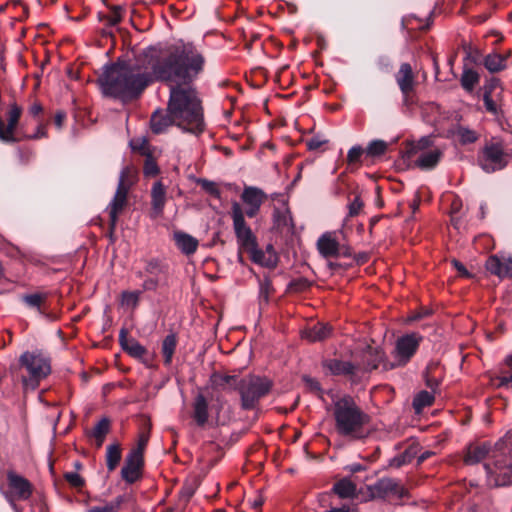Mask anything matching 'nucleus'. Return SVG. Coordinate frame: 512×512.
<instances>
[{
	"instance_id": "1",
	"label": "nucleus",
	"mask_w": 512,
	"mask_h": 512,
	"mask_svg": "<svg viewBox=\"0 0 512 512\" xmlns=\"http://www.w3.org/2000/svg\"><path fill=\"white\" fill-rule=\"evenodd\" d=\"M205 59L192 43L145 49L134 63H116L98 82L105 96L128 102L154 82L170 86L168 112L175 126L195 135L205 129L202 101L191 83L203 71Z\"/></svg>"
},
{
	"instance_id": "22",
	"label": "nucleus",
	"mask_w": 512,
	"mask_h": 512,
	"mask_svg": "<svg viewBox=\"0 0 512 512\" xmlns=\"http://www.w3.org/2000/svg\"><path fill=\"white\" fill-rule=\"evenodd\" d=\"M119 343L122 349L130 356L142 360L147 355V349L134 338H128L125 329H121L119 333Z\"/></svg>"
},
{
	"instance_id": "28",
	"label": "nucleus",
	"mask_w": 512,
	"mask_h": 512,
	"mask_svg": "<svg viewBox=\"0 0 512 512\" xmlns=\"http://www.w3.org/2000/svg\"><path fill=\"white\" fill-rule=\"evenodd\" d=\"M107 8L109 9L108 14L98 13L99 21L110 27L118 25L125 15V7L122 5H107Z\"/></svg>"
},
{
	"instance_id": "49",
	"label": "nucleus",
	"mask_w": 512,
	"mask_h": 512,
	"mask_svg": "<svg viewBox=\"0 0 512 512\" xmlns=\"http://www.w3.org/2000/svg\"><path fill=\"white\" fill-rule=\"evenodd\" d=\"M64 478L74 488H82L85 484L84 479L77 472H67Z\"/></svg>"
},
{
	"instance_id": "60",
	"label": "nucleus",
	"mask_w": 512,
	"mask_h": 512,
	"mask_svg": "<svg viewBox=\"0 0 512 512\" xmlns=\"http://www.w3.org/2000/svg\"><path fill=\"white\" fill-rule=\"evenodd\" d=\"M202 187L211 194L218 192L215 183L211 181L202 180Z\"/></svg>"
},
{
	"instance_id": "3",
	"label": "nucleus",
	"mask_w": 512,
	"mask_h": 512,
	"mask_svg": "<svg viewBox=\"0 0 512 512\" xmlns=\"http://www.w3.org/2000/svg\"><path fill=\"white\" fill-rule=\"evenodd\" d=\"M9 372L24 393L35 391L52 372L51 358L41 349L27 350L19 356L17 364L9 367Z\"/></svg>"
},
{
	"instance_id": "2",
	"label": "nucleus",
	"mask_w": 512,
	"mask_h": 512,
	"mask_svg": "<svg viewBox=\"0 0 512 512\" xmlns=\"http://www.w3.org/2000/svg\"><path fill=\"white\" fill-rule=\"evenodd\" d=\"M333 417L335 431L349 440H362L370 434V416L364 412L351 396L334 402Z\"/></svg>"
},
{
	"instance_id": "53",
	"label": "nucleus",
	"mask_w": 512,
	"mask_h": 512,
	"mask_svg": "<svg viewBox=\"0 0 512 512\" xmlns=\"http://www.w3.org/2000/svg\"><path fill=\"white\" fill-rule=\"evenodd\" d=\"M454 268L458 271L459 275L465 278L472 277L471 273L466 269V267L458 260L453 259L451 261Z\"/></svg>"
},
{
	"instance_id": "61",
	"label": "nucleus",
	"mask_w": 512,
	"mask_h": 512,
	"mask_svg": "<svg viewBox=\"0 0 512 512\" xmlns=\"http://www.w3.org/2000/svg\"><path fill=\"white\" fill-rule=\"evenodd\" d=\"M327 512H351V510H350L349 506L344 505L340 508H332Z\"/></svg>"
},
{
	"instance_id": "9",
	"label": "nucleus",
	"mask_w": 512,
	"mask_h": 512,
	"mask_svg": "<svg viewBox=\"0 0 512 512\" xmlns=\"http://www.w3.org/2000/svg\"><path fill=\"white\" fill-rule=\"evenodd\" d=\"M422 341V336L418 333H410L399 337L393 351L394 362L384 364L385 369H392L406 365L415 355Z\"/></svg>"
},
{
	"instance_id": "39",
	"label": "nucleus",
	"mask_w": 512,
	"mask_h": 512,
	"mask_svg": "<svg viewBox=\"0 0 512 512\" xmlns=\"http://www.w3.org/2000/svg\"><path fill=\"white\" fill-rule=\"evenodd\" d=\"M363 157L366 158V151L361 146H353L347 153L346 162L349 167L359 168L363 162Z\"/></svg>"
},
{
	"instance_id": "50",
	"label": "nucleus",
	"mask_w": 512,
	"mask_h": 512,
	"mask_svg": "<svg viewBox=\"0 0 512 512\" xmlns=\"http://www.w3.org/2000/svg\"><path fill=\"white\" fill-rule=\"evenodd\" d=\"M273 292L272 284L270 280L264 279L260 283V299L265 301L266 303L269 300L270 294Z\"/></svg>"
},
{
	"instance_id": "27",
	"label": "nucleus",
	"mask_w": 512,
	"mask_h": 512,
	"mask_svg": "<svg viewBox=\"0 0 512 512\" xmlns=\"http://www.w3.org/2000/svg\"><path fill=\"white\" fill-rule=\"evenodd\" d=\"M331 331L332 329L328 324L316 323L303 330L302 338L307 339L309 342L322 341L330 337Z\"/></svg>"
},
{
	"instance_id": "14",
	"label": "nucleus",
	"mask_w": 512,
	"mask_h": 512,
	"mask_svg": "<svg viewBox=\"0 0 512 512\" xmlns=\"http://www.w3.org/2000/svg\"><path fill=\"white\" fill-rule=\"evenodd\" d=\"M240 198L245 205L244 216L253 218L259 213L262 204L267 200V194L256 186H245Z\"/></svg>"
},
{
	"instance_id": "17",
	"label": "nucleus",
	"mask_w": 512,
	"mask_h": 512,
	"mask_svg": "<svg viewBox=\"0 0 512 512\" xmlns=\"http://www.w3.org/2000/svg\"><path fill=\"white\" fill-rule=\"evenodd\" d=\"M323 367L334 376H348L354 379L358 376L357 364L339 359H328L323 362Z\"/></svg>"
},
{
	"instance_id": "63",
	"label": "nucleus",
	"mask_w": 512,
	"mask_h": 512,
	"mask_svg": "<svg viewBox=\"0 0 512 512\" xmlns=\"http://www.w3.org/2000/svg\"><path fill=\"white\" fill-rule=\"evenodd\" d=\"M263 505V500L261 498L255 499L252 503V507L254 509H259Z\"/></svg>"
},
{
	"instance_id": "38",
	"label": "nucleus",
	"mask_w": 512,
	"mask_h": 512,
	"mask_svg": "<svg viewBox=\"0 0 512 512\" xmlns=\"http://www.w3.org/2000/svg\"><path fill=\"white\" fill-rule=\"evenodd\" d=\"M47 293H33L22 296V301L29 307L36 309L40 313H44L42 305L47 301Z\"/></svg>"
},
{
	"instance_id": "34",
	"label": "nucleus",
	"mask_w": 512,
	"mask_h": 512,
	"mask_svg": "<svg viewBox=\"0 0 512 512\" xmlns=\"http://www.w3.org/2000/svg\"><path fill=\"white\" fill-rule=\"evenodd\" d=\"M122 458V451L119 444H111L106 449V466L109 472L114 471Z\"/></svg>"
},
{
	"instance_id": "33",
	"label": "nucleus",
	"mask_w": 512,
	"mask_h": 512,
	"mask_svg": "<svg viewBox=\"0 0 512 512\" xmlns=\"http://www.w3.org/2000/svg\"><path fill=\"white\" fill-rule=\"evenodd\" d=\"M449 132L451 135L456 136L458 142L462 145L475 143L479 139V134L475 130L464 126H457Z\"/></svg>"
},
{
	"instance_id": "24",
	"label": "nucleus",
	"mask_w": 512,
	"mask_h": 512,
	"mask_svg": "<svg viewBox=\"0 0 512 512\" xmlns=\"http://www.w3.org/2000/svg\"><path fill=\"white\" fill-rule=\"evenodd\" d=\"M166 204V188L161 181H156L151 189V207L154 218L163 214Z\"/></svg>"
},
{
	"instance_id": "8",
	"label": "nucleus",
	"mask_w": 512,
	"mask_h": 512,
	"mask_svg": "<svg viewBox=\"0 0 512 512\" xmlns=\"http://www.w3.org/2000/svg\"><path fill=\"white\" fill-rule=\"evenodd\" d=\"M231 218L239 250L246 252L257 246V238L247 225L243 209L238 202H233L231 205Z\"/></svg>"
},
{
	"instance_id": "57",
	"label": "nucleus",
	"mask_w": 512,
	"mask_h": 512,
	"mask_svg": "<svg viewBox=\"0 0 512 512\" xmlns=\"http://www.w3.org/2000/svg\"><path fill=\"white\" fill-rule=\"evenodd\" d=\"M66 119V113L64 111L56 112L54 116V124L58 129L63 127L64 121Z\"/></svg>"
},
{
	"instance_id": "10",
	"label": "nucleus",
	"mask_w": 512,
	"mask_h": 512,
	"mask_svg": "<svg viewBox=\"0 0 512 512\" xmlns=\"http://www.w3.org/2000/svg\"><path fill=\"white\" fill-rule=\"evenodd\" d=\"M428 142L429 141L426 138H422L417 143L412 142L408 145L406 151L408 158L418 154L415 164L423 170H429L436 167L442 157V152L439 149L423 151L428 145Z\"/></svg>"
},
{
	"instance_id": "45",
	"label": "nucleus",
	"mask_w": 512,
	"mask_h": 512,
	"mask_svg": "<svg viewBox=\"0 0 512 512\" xmlns=\"http://www.w3.org/2000/svg\"><path fill=\"white\" fill-rule=\"evenodd\" d=\"M160 169L152 154L145 157L143 165V174L146 177H155L159 174Z\"/></svg>"
},
{
	"instance_id": "29",
	"label": "nucleus",
	"mask_w": 512,
	"mask_h": 512,
	"mask_svg": "<svg viewBox=\"0 0 512 512\" xmlns=\"http://www.w3.org/2000/svg\"><path fill=\"white\" fill-rule=\"evenodd\" d=\"M209 417L208 402L204 395L198 394L193 403V418L199 426H204Z\"/></svg>"
},
{
	"instance_id": "37",
	"label": "nucleus",
	"mask_w": 512,
	"mask_h": 512,
	"mask_svg": "<svg viewBox=\"0 0 512 512\" xmlns=\"http://www.w3.org/2000/svg\"><path fill=\"white\" fill-rule=\"evenodd\" d=\"M439 370L438 364H430L424 373V379L427 387H429L433 393L436 392L441 382V376L437 375Z\"/></svg>"
},
{
	"instance_id": "40",
	"label": "nucleus",
	"mask_w": 512,
	"mask_h": 512,
	"mask_svg": "<svg viewBox=\"0 0 512 512\" xmlns=\"http://www.w3.org/2000/svg\"><path fill=\"white\" fill-rule=\"evenodd\" d=\"M434 399L433 392L421 391L413 399V408L416 412H421L425 407L431 406Z\"/></svg>"
},
{
	"instance_id": "64",
	"label": "nucleus",
	"mask_w": 512,
	"mask_h": 512,
	"mask_svg": "<svg viewBox=\"0 0 512 512\" xmlns=\"http://www.w3.org/2000/svg\"><path fill=\"white\" fill-rule=\"evenodd\" d=\"M4 275H5V269H4L3 263L0 261V280L4 277Z\"/></svg>"
},
{
	"instance_id": "42",
	"label": "nucleus",
	"mask_w": 512,
	"mask_h": 512,
	"mask_svg": "<svg viewBox=\"0 0 512 512\" xmlns=\"http://www.w3.org/2000/svg\"><path fill=\"white\" fill-rule=\"evenodd\" d=\"M388 144L383 140H373L366 147V158H375L384 155L387 151Z\"/></svg>"
},
{
	"instance_id": "13",
	"label": "nucleus",
	"mask_w": 512,
	"mask_h": 512,
	"mask_svg": "<svg viewBox=\"0 0 512 512\" xmlns=\"http://www.w3.org/2000/svg\"><path fill=\"white\" fill-rule=\"evenodd\" d=\"M396 83L403 95L405 104L412 102L417 85L416 74L409 63H402L395 74Z\"/></svg>"
},
{
	"instance_id": "35",
	"label": "nucleus",
	"mask_w": 512,
	"mask_h": 512,
	"mask_svg": "<svg viewBox=\"0 0 512 512\" xmlns=\"http://www.w3.org/2000/svg\"><path fill=\"white\" fill-rule=\"evenodd\" d=\"M479 74L470 68H465L462 72L460 83L462 88L467 92H472L475 86L479 83Z\"/></svg>"
},
{
	"instance_id": "31",
	"label": "nucleus",
	"mask_w": 512,
	"mask_h": 512,
	"mask_svg": "<svg viewBox=\"0 0 512 512\" xmlns=\"http://www.w3.org/2000/svg\"><path fill=\"white\" fill-rule=\"evenodd\" d=\"M177 336L175 333L168 334L162 342V355L164 358V364L170 366L173 360V356L177 347Z\"/></svg>"
},
{
	"instance_id": "20",
	"label": "nucleus",
	"mask_w": 512,
	"mask_h": 512,
	"mask_svg": "<svg viewBox=\"0 0 512 512\" xmlns=\"http://www.w3.org/2000/svg\"><path fill=\"white\" fill-rule=\"evenodd\" d=\"M494 451L495 447L492 449L491 445L487 442L471 444L467 448L464 462L469 465L476 464L485 459L490 453L493 458V462H495ZM492 464L494 465V463ZM492 469H494V466Z\"/></svg>"
},
{
	"instance_id": "11",
	"label": "nucleus",
	"mask_w": 512,
	"mask_h": 512,
	"mask_svg": "<svg viewBox=\"0 0 512 512\" xmlns=\"http://www.w3.org/2000/svg\"><path fill=\"white\" fill-rule=\"evenodd\" d=\"M8 491L5 497L9 500H28L34 491L33 484L14 470L7 471Z\"/></svg>"
},
{
	"instance_id": "15",
	"label": "nucleus",
	"mask_w": 512,
	"mask_h": 512,
	"mask_svg": "<svg viewBox=\"0 0 512 512\" xmlns=\"http://www.w3.org/2000/svg\"><path fill=\"white\" fill-rule=\"evenodd\" d=\"M144 466L143 455L140 450H131L125 458L124 465L121 469L122 479L128 483L133 484L140 480Z\"/></svg>"
},
{
	"instance_id": "55",
	"label": "nucleus",
	"mask_w": 512,
	"mask_h": 512,
	"mask_svg": "<svg viewBox=\"0 0 512 512\" xmlns=\"http://www.w3.org/2000/svg\"><path fill=\"white\" fill-rule=\"evenodd\" d=\"M273 217H274V221L277 224V226H281V225L286 226L287 225V221H288L287 216L285 213H281L280 210L275 209Z\"/></svg>"
},
{
	"instance_id": "16",
	"label": "nucleus",
	"mask_w": 512,
	"mask_h": 512,
	"mask_svg": "<svg viewBox=\"0 0 512 512\" xmlns=\"http://www.w3.org/2000/svg\"><path fill=\"white\" fill-rule=\"evenodd\" d=\"M485 268L499 278L512 277V255H491L486 260Z\"/></svg>"
},
{
	"instance_id": "47",
	"label": "nucleus",
	"mask_w": 512,
	"mask_h": 512,
	"mask_svg": "<svg viewBox=\"0 0 512 512\" xmlns=\"http://www.w3.org/2000/svg\"><path fill=\"white\" fill-rule=\"evenodd\" d=\"M27 112L29 116L37 121V125H39L40 122H43L41 120V116L44 113V107L39 100L34 99L28 106Z\"/></svg>"
},
{
	"instance_id": "59",
	"label": "nucleus",
	"mask_w": 512,
	"mask_h": 512,
	"mask_svg": "<svg viewBox=\"0 0 512 512\" xmlns=\"http://www.w3.org/2000/svg\"><path fill=\"white\" fill-rule=\"evenodd\" d=\"M127 501V497L125 495L117 496L113 502L107 503L109 506L115 507V512H119V508L121 504Z\"/></svg>"
},
{
	"instance_id": "4",
	"label": "nucleus",
	"mask_w": 512,
	"mask_h": 512,
	"mask_svg": "<svg viewBox=\"0 0 512 512\" xmlns=\"http://www.w3.org/2000/svg\"><path fill=\"white\" fill-rule=\"evenodd\" d=\"M512 436L507 433L505 437L495 444L494 469L490 463L484 465L487 474L496 486L512 484V449L510 448Z\"/></svg>"
},
{
	"instance_id": "30",
	"label": "nucleus",
	"mask_w": 512,
	"mask_h": 512,
	"mask_svg": "<svg viewBox=\"0 0 512 512\" xmlns=\"http://www.w3.org/2000/svg\"><path fill=\"white\" fill-rule=\"evenodd\" d=\"M340 498H354L356 496V484L348 478L337 481L332 488Z\"/></svg>"
},
{
	"instance_id": "44",
	"label": "nucleus",
	"mask_w": 512,
	"mask_h": 512,
	"mask_svg": "<svg viewBox=\"0 0 512 512\" xmlns=\"http://www.w3.org/2000/svg\"><path fill=\"white\" fill-rule=\"evenodd\" d=\"M130 145L133 151H136L145 157L152 154L151 146L145 137H139L131 140Z\"/></svg>"
},
{
	"instance_id": "58",
	"label": "nucleus",
	"mask_w": 512,
	"mask_h": 512,
	"mask_svg": "<svg viewBox=\"0 0 512 512\" xmlns=\"http://www.w3.org/2000/svg\"><path fill=\"white\" fill-rule=\"evenodd\" d=\"M86 512H115V507L109 506L106 503L103 506H92Z\"/></svg>"
},
{
	"instance_id": "18",
	"label": "nucleus",
	"mask_w": 512,
	"mask_h": 512,
	"mask_svg": "<svg viewBox=\"0 0 512 512\" xmlns=\"http://www.w3.org/2000/svg\"><path fill=\"white\" fill-rule=\"evenodd\" d=\"M384 360V353L377 349L368 347L362 352L361 361L357 362L358 374L367 373L377 369Z\"/></svg>"
},
{
	"instance_id": "56",
	"label": "nucleus",
	"mask_w": 512,
	"mask_h": 512,
	"mask_svg": "<svg viewBox=\"0 0 512 512\" xmlns=\"http://www.w3.org/2000/svg\"><path fill=\"white\" fill-rule=\"evenodd\" d=\"M145 270H146L147 273L156 274V273L162 271V267H161V265L159 264L158 261L151 260L150 262H148Z\"/></svg>"
},
{
	"instance_id": "43",
	"label": "nucleus",
	"mask_w": 512,
	"mask_h": 512,
	"mask_svg": "<svg viewBox=\"0 0 512 512\" xmlns=\"http://www.w3.org/2000/svg\"><path fill=\"white\" fill-rule=\"evenodd\" d=\"M141 294L142 292L139 290L123 291L121 293L120 303L122 306H127L131 307L132 309H135L139 305Z\"/></svg>"
},
{
	"instance_id": "21",
	"label": "nucleus",
	"mask_w": 512,
	"mask_h": 512,
	"mask_svg": "<svg viewBox=\"0 0 512 512\" xmlns=\"http://www.w3.org/2000/svg\"><path fill=\"white\" fill-rule=\"evenodd\" d=\"M173 125H175L174 116L168 112V108L166 110L158 109L152 113L150 129L154 134H162Z\"/></svg>"
},
{
	"instance_id": "7",
	"label": "nucleus",
	"mask_w": 512,
	"mask_h": 512,
	"mask_svg": "<svg viewBox=\"0 0 512 512\" xmlns=\"http://www.w3.org/2000/svg\"><path fill=\"white\" fill-rule=\"evenodd\" d=\"M134 177V170L129 166L123 168L120 173L116 192L107 207L110 235L114 233L119 216L128 205V193L134 183Z\"/></svg>"
},
{
	"instance_id": "41",
	"label": "nucleus",
	"mask_w": 512,
	"mask_h": 512,
	"mask_svg": "<svg viewBox=\"0 0 512 512\" xmlns=\"http://www.w3.org/2000/svg\"><path fill=\"white\" fill-rule=\"evenodd\" d=\"M246 252L250 255V259L256 264L265 267H274L276 264L275 260L266 257L265 253L258 248V245L250 248Z\"/></svg>"
},
{
	"instance_id": "62",
	"label": "nucleus",
	"mask_w": 512,
	"mask_h": 512,
	"mask_svg": "<svg viewBox=\"0 0 512 512\" xmlns=\"http://www.w3.org/2000/svg\"><path fill=\"white\" fill-rule=\"evenodd\" d=\"M432 455V452L430 451H426L424 452L423 454H421L418 458V462L421 463L423 461H425L426 459H428L430 456Z\"/></svg>"
},
{
	"instance_id": "23",
	"label": "nucleus",
	"mask_w": 512,
	"mask_h": 512,
	"mask_svg": "<svg viewBox=\"0 0 512 512\" xmlns=\"http://www.w3.org/2000/svg\"><path fill=\"white\" fill-rule=\"evenodd\" d=\"M317 249L325 258L338 257L340 254V244L332 233H324L317 241Z\"/></svg>"
},
{
	"instance_id": "48",
	"label": "nucleus",
	"mask_w": 512,
	"mask_h": 512,
	"mask_svg": "<svg viewBox=\"0 0 512 512\" xmlns=\"http://www.w3.org/2000/svg\"><path fill=\"white\" fill-rule=\"evenodd\" d=\"M364 208V202L359 194H356L354 199L348 204V216L356 217Z\"/></svg>"
},
{
	"instance_id": "54",
	"label": "nucleus",
	"mask_w": 512,
	"mask_h": 512,
	"mask_svg": "<svg viewBox=\"0 0 512 512\" xmlns=\"http://www.w3.org/2000/svg\"><path fill=\"white\" fill-rule=\"evenodd\" d=\"M159 282L156 278H147L144 280L142 287L145 291H155L158 288Z\"/></svg>"
},
{
	"instance_id": "36",
	"label": "nucleus",
	"mask_w": 512,
	"mask_h": 512,
	"mask_svg": "<svg viewBox=\"0 0 512 512\" xmlns=\"http://www.w3.org/2000/svg\"><path fill=\"white\" fill-rule=\"evenodd\" d=\"M110 431V420L108 418H102L94 426L91 435L95 438L97 447H101L106 435Z\"/></svg>"
},
{
	"instance_id": "12",
	"label": "nucleus",
	"mask_w": 512,
	"mask_h": 512,
	"mask_svg": "<svg viewBox=\"0 0 512 512\" xmlns=\"http://www.w3.org/2000/svg\"><path fill=\"white\" fill-rule=\"evenodd\" d=\"M369 491L373 498L379 499L388 497L401 499L407 495V490L398 480L388 477L381 478L373 485L369 486Z\"/></svg>"
},
{
	"instance_id": "19",
	"label": "nucleus",
	"mask_w": 512,
	"mask_h": 512,
	"mask_svg": "<svg viewBox=\"0 0 512 512\" xmlns=\"http://www.w3.org/2000/svg\"><path fill=\"white\" fill-rule=\"evenodd\" d=\"M491 381L497 388L512 389V352L504 358Z\"/></svg>"
},
{
	"instance_id": "46",
	"label": "nucleus",
	"mask_w": 512,
	"mask_h": 512,
	"mask_svg": "<svg viewBox=\"0 0 512 512\" xmlns=\"http://www.w3.org/2000/svg\"><path fill=\"white\" fill-rule=\"evenodd\" d=\"M492 89H493L492 85L484 87L483 101H484L485 109L489 113H491L493 115H497L498 114V106L492 98V95H491Z\"/></svg>"
},
{
	"instance_id": "6",
	"label": "nucleus",
	"mask_w": 512,
	"mask_h": 512,
	"mask_svg": "<svg viewBox=\"0 0 512 512\" xmlns=\"http://www.w3.org/2000/svg\"><path fill=\"white\" fill-rule=\"evenodd\" d=\"M511 157L505 141L501 137H491L480 150L478 163L486 173H493L505 168Z\"/></svg>"
},
{
	"instance_id": "25",
	"label": "nucleus",
	"mask_w": 512,
	"mask_h": 512,
	"mask_svg": "<svg viewBox=\"0 0 512 512\" xmlns=\"http://www.w3.org/2000/svg\"><path fill=\"white\" fill-rule=\"evenodd\" d=\"M173 240L177 248L187 256L194 254L199 246V241L195 237L183 231H175Z\"/></svg>"
},
{
	"instance_id": "32",
	"label": "nucleus",
	"mask_w": 512,
	"mask_h": 512,
	"mask_svg": "<svg viewBox=\"0 0 512 512\" xmlns=\"http://www.w3.org/2000/svg\"><path fill=\"white\" fill-rule=\"evenodd\" d=\"M507 55L497 53L488 54L484 58V66L491 73H497L506 68Z\"/></svg>"
},
{
	"instance_id": "26",
	"label": "nucleus",
	"mask_w": 512,
	"mask_h": 512,
	"mask_svg": "<svg viewBox=\"0 0 512 512\" xmlns=\"http://www.w3.org/2000/svg\"><path fill=\"white\" fill-rule=\"evenodd\" d=\"M239 378L235 375H225L218 372L211 374L209 382L214 390L231 391L236 390Z\"/></svg>"
},
{
	"instance_id": "51",
	"label": "nucleus",
	"mask_w": 512,
	"mask_h": 512,
	"mask_svg": "<svg viewBox=\"0 0 512 512\" xmlns=\"http://www.w3.org/2000/svg\"><path fill=\"white\" fill-rule=\"evenodd\" d=\"M327 142L328 140L323 139L320 136H313L307 141V147L309 150H317Z\"/></svg>"
},
{
	"instance_id": "52",
	"label": "nucleus",
	"mask_w": 512,
	"mask_h": 512,
	"mask_svg": "<svg viewBox=\"0 0 512 512\" xmlns=\"http://www.w3.org/2000/svg\"><path fill=\"white\" fill-rule=\"evenodd\" d=\"M149 431H142L140 434H139V439H138V446L136 448H134L133 450H140V454L143 455V451L149 441Z\"/></svg>"
},
{
	"instance_id": "5",
	"label": "nucleus",
	"mask_w": 512,
	"mask_h": 512,
	"mask_svg": "<svg viewBox=\"0 0 512 512\" xmlns=\"http://www.w3.org/2000/svg\"><path fill=\"white\" fill-rule=\"evenodd\" d=\"M273 388V382L268 377L249 374L239 379L236 390L240 395L243 410L255 409L260 400L267 396Z\"/></svg>"
}]
</instances>
